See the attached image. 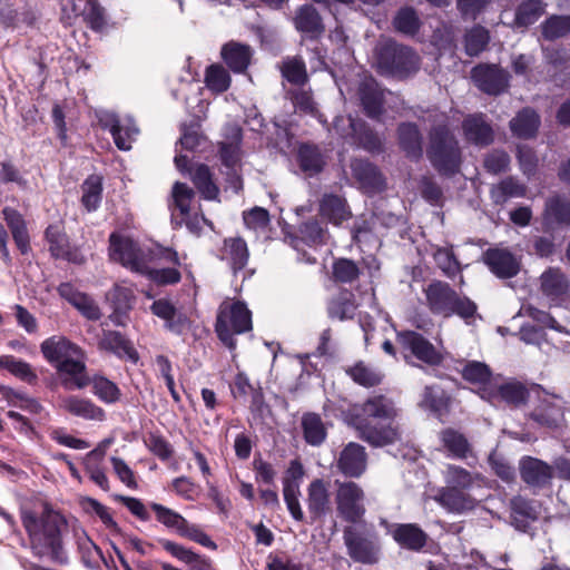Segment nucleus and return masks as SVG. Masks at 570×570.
Wrapping results in <instances>:
<instances>
[{
    "label": "nucleus",
    "mask_w": 570,
    "mask_h": 570,
    "mask_svg": "<svg viewBox=\"0 0 570 570\" xmlns=\"http://www.w3.org/2000/svg\"><path fill=\"white\" fill-rule=\"evenodd\" d=\"M20 519L35 557H47L58 566L69 564V556L62 539L68 522L59 511L45 503L40 513L31 509H21Z\"/></svg>",
    "instance_id": "1"
},
{
    "label": "nucleus",
    "mask_w": 570,
    "mask_h": 570,
    "mask_svg": "<svg viewBox=\"0 0 570 570\" xmlns=\"http://www.w3.org/2000/svg\"><path fill=\"white\" fill-rule=\"evenodd\" d=\"M395 402L383 394L372 395L348 412V422L358 438L372 446L381 448L400 440Z\"/></svg>",
    "instance_id": "2"
},
{
    "label": "nucleus",
    "mask_w": 570,
    "mask_h": 570,
    "mask_svg": "<svg viewBox=\"0 0 570 570\" xmlns=\"http://www.w3.org/2000/svg\"><path fill=\"white\" fill-rule=\"evenodd\" d=\"M43 358L61 375L65 390H81L88 386L86 355L80 346L62 335H52L40 344Z\"/></svg>",
    "instance_id": "3"
},
{
    "label": "nucleus",
    "mask_w": 570,
    "mask_h": 570,
    "mask_svg": "<svg viewBox=\"0 0 570 570\" xmlns=\"http://www.w3.org/2000/svg\"><path fill=\"white\" fill-rule=\"evenodd\" d=\"M426 157L441 176L452 177L460 171L462 149L458 137L448 122H441L430 128Z\"/></svg>",
    "instance_id": "4"
},
{
    "label": "nucleus",
    "mask_w": 570,
    "mask_h": 570,
    "mask_svg": "<svg viewBox=\"0 0 570 570\" xmlns=\"http://www.w3.org/2000/svg\"><path fill=\"white\" fill-rule=\"evenodd\" d=\"M423 293L429 311L435 316L450 318L456 315L466 324H471L476 315V304L468 296L460 295L446 282L433 281Z\"/></svg>",
    "instance_id": "5"
},
{
    "label": "nucleus",
    "mask_w": 570,
    "mask_h": 570,
    "mask_svg": "<svg viewBox=\"0 0 570 570\" xmlns=\"http://www.w3.org/2000/svg\"><path fill=\"white\" fill-rule=\"evenodd\" d=\"M420 68V58L413 49L387 40L376 48V69L381 76L404 79Z\"/></svg>",
    "instance_id": "6"
},
{
    "label": "nucleus",
    "mask_w": 570,
    "mask_h": 570,
    "mask_svg": "<svg viewBox=\"0 0 570 570\" xmlns=\"http://www.w3.org/2000/svg\"><path fill=\"white\" fill-rule=\"evenodd\" d=\"M343 540L348 557L362 564H375L381 556L380 534L373 524L366 522L346 525Z\"/></svg>",
    "instance_id": "7"
},
{
    "label": "nucleus",
    "mask_w": 570,
    "mask_h": 570,
    "mask_svg": "<svg viewBox=\"0 0 570 570\" xmlns=\"http://www.w3.org/2000/svg\"><path fill=\"white\" fill-rule=\"evenodd\" d=\"M252 312L240 301L223 303L219 306L215 332L219 341L229 350H235V335L252 331Z\"/></svg>",
    "instance_id": "8"
},
{
    "label": "nucleus",
    "mask_w": 570,
    "mask_h": 570,
    "mask_svg": "<svg viewBox=\"0 0 570 570\" xmlns=\"http://www.w3.org/2000/svg\"><path fill=\"white\" fill-rule=\"evenodd\" d=\"M335 504L337 515L351 524L360 523L365 513V492L354 481L335 480Z\"/></svg>",
    "instance_id": "9"
},
{
    "label": "nucleus",
    "mask_w": 570,
    "mask_h": 570,
    "mask_svg": "<svg viewBox=\"0 0 570 570\" xmlns=\"http://www.w3.org/2000/svg\"><path fill=\"white\" fill-rule=\"evenodd\" d=\"M97 118L100 127L110 132L118 149L124 151L131 149L132 142L139 135V128L132 117L127 116L120 119L115 112L100 111Z\"/></svg>",
    "instance_id": "10"
},
{
    "label": "nucleus",
    "mask_w": 570,
    "mask_h": 570,
    "mask_svg": "<svg viewBox=\"0 0 570 570\" xmlns=\"http://www.w3.org/2000/svg\"><path fill=\"white\" fill-rule=\"evenodd\" d=\"M396 340L401 347L410 352L416 360L430 366L442 363V354L422 334L415 331H402L396 333Z\"/></svg>",
    "instance_id": "11"
},
{
    "label": "nucleus",
    "mask_w": 570,
    "mask_h": 570,
    "mask_svg": "<svg viewBox=\"0 0 570 570\" xmlns=\"http://www.w3.org/2000/svg\"><path fill=\"white\" fill-rule=\"evenodd\" d=\"M482 258L490 272L500 279L512 278L521 269L520 258L507 248H488Z\"/></svg>",
    "instance_id": "12"
},
{
    "label": "nucleus",
    "mask_w": 570,
    "mask_h": 570,
    "mask_svg": "<svg viewBox=\"0 0 570 570\" xmlns=\"http://www.w3.org/2000/svg\"><path fill=\"white\" fill-rule=\"evenodd\" d=\"M307 513L309 524L323 521L332 510L331 493L323 479H314L307 487Z\"/></svg>",
    "instance_id": "13"
},
{
    "label": "nucleus",
    "mask_w": 570,
    "mask_h": 570,
    "mask_svg": "<svg viewBox=\"0 0 570 570\" xmlns=\"http://www.w3.org/2000/svg\"><path fill=\"white\" fill-rule=\"evenodd\" d=\"M471 73L475 86L484 94L498 96L508 88V73L495 65H479Z\"/></svg>",
    "instance_id": "14"
},
{
    "label": "nucleus",
    "mask_w": 570,
    "mask_h": 570,
    "mask_svg": "<svg viewBox=\"0 0 570 570\" xmlns=\"http://www.w3.org/2000/svg\"><path fill=\"white\" fill-rule=\"evenodd\" d=\"M45 238L49 244L52 257L81 265L86 262L80 248L69 243L68 236L57 225H49L45 230Z\"/></svg>",
    "instance_id": "15"
},
{
    "label": "nucleus",
    "mask_w": 570,
    "mask_h": 570,
    "mask_svg": "<svg viewBox=\"0 0 570 570\" xmlns=\"http://www.w3.org/2000/svg\"><path fill=\"white\" fill-rule=\"evenodd\" d=\"M519 472L521 480L534 490H541L550 485L553 478V468L551 465L529 455L520 459Z\"/></svg>",
    "instance_id": "16"
},
{
    "label": "nucleus",
    "mask_w": 570,
    "mask_h": 570,
    "mask_svg": "<svg viewBox=\"0 0 570 570\" xmlns=\"http://www.w3.org/2000/svg\"><path fill=\"white\" fill-rule=\"evenodd\" d=\"M367 453L358 443L350 442L340 452L336 469L346 478L357 479L366 471Z\"/></svg>",
    "instance_id": "17"
},
{
    "label": "nucleus",
    "mask_w": 570,
    "mask_h": 570,
    "mask_svg": "<svg viewBox=\"0 0 570 570\" xmlns=\"http://www.w3.org/2000/svg\"><path fill=\"white\" fill-rule=\"evenodd\" d=\"M110 249L111 257L125 267L139 274L145 271L147 264L141 257L140 249L132 240L111 234Z\"/></svg>",
    "instance_id": "18"
},
{
    "label": "nucleus",
    "mask_w": 570,
    "mask_h": 570,
    "mask_svg": "<svg viewBox=\"0 0 570 570\" xmlns=\"http://www.w3.org/2000/svg\"><path fill=\"white\" fill-rule=\"evenodd\" d=\"M529 419L539 426L550 430L561 428L564 421V406L561 397L553 395V401L541 400L529 413Z\"/></svg>",
    "instance_id": "19"
},
{
    "label": "nucleus",
    "mask_w": 570,
    "mask_h": 570,
    "mask_svg": "<svg viewBox=\"0 0 570 570\" xmlns=\"http://www.w3.org/2000/svg\"><path fill=\"white\" fill-rule=\"evenodd\" d=\"M150 311L163 320L164 327L175 335H183L189 327L188 317L166 298L155 299L150 305Z\"/></svg>",
    "instance_id": "20"
},
{
    "label": "nucleus",
    "mask_w": 570,
    "mask_h": 570,
    "mask_svg": "<svg viewBox=\"0 0 570 570\" xmlns=\"http://www.w3.org/2000/svg\"><path fill=\"white\" fill-rule=\"evenodd\" d=\"M400 149L411 161H420L423 157V136L415 122H400L396 128Z\"/></svg>",
    "instance_id": "21"
},
{
    "label": "nucleus",
    "mask_w": 570,
    "mask_h": 570,
    "mask_svg": "<svg viewBox=\"0 0 570 570\" xmlns=\"http://www.w3.org/2000/svg\"><path fill=\"white\" fill-rule=\"evenodd\" d=\"M393 540L403 549L419 552L428 542V534L416 523H394L389 528Z\"/></svg>",
    "instance_id": "22"
},
{
    "label": "nucleus",
    "mask_w": 570,
    "mask_h": 570,
    "mask_svg": "<svg viewBox=\"0 0 570 570\" xmlns=\"http://www.w3.org/2000/svg\"><path fill=\"white\" fill-rule=\"evenodd\" d=\"M462 130L466 141L475 146H489L494 140L493 129L482 112L466 116L462 121Z\"/></svg>",
    "instance_id": "23"
},
{
    "label": "nucleus",
    "mask_w": 570,
    "mask_h": 570,
    "mask_svg": "<svg viewBox=\"0 0 570 570\" xmlns=\"http://www.w3.org/2000/svg\"><path fill=\"white\" fill-rule=\"evenodd\" d=\"M540 517V509L535 501L514 497L510 501L511 524L521 532H527L532 522Z\"/></svg>",
    "instance_id": "24"
},
{
    "label": "nucleus",
    "mask_w": 570,
    "mask_h": 570,
    "mask_svg": "<svg viewBox=\"0 0 570 570\" xmlns=\"http://www.w3.org/2000/svg\"><path fill=\"white\" fill-rule=\"evenodd\" d=\"M451 397L440 385H426L421 394L419 406L439 420L450 413Z\"/></svg>",
    "instance_id": "25"
},
{
    "label": "nucleus",
    "mask_w": 570,
    "mask_h": 570,
    "mask_svg": "<svg viewBox=\"0 0 570 570\" xmlns=\"http://www.w3.org/2000/svg\"><path fill=\"white\" fill-rule=\"evenodd\" d=\"M297 31L311 40H316L325 32L322 17L311 3L301 6L293 19Z\"/></svg>",
    "instance_id": "26"
},
{
    "label": "nucleus",
    "mask_w": 570,
    "mask_h": 570,
    "mask_svg": "<svg viewBox=\"0 0 570 570\" xmlns=\"http://www.w3.org/2000/svg\"><path fill=\"white\" fill-rule=\"evenodd\" d=\"M98 346L100 350L112 353L119 358H125L136 364L139 361V354L131 342L118 331H104Z\"/></svg>",
    "instance_id": "27"
},
{
    "label": "nucleus",
    "mask_w": 570,
    "mask_h": 570,
    "mask_svg": "<svg viewBox=\"0 0 570 570\" xmlns=\"http://www.w3.org/2000/svg\"><path fill=\"white\" fill-rule=\"evenodd\" d=\"M352 175L361 187L367 193L381 191L385 187V179L374 164L364 159H356L351 165Z\"/></svg>",
    "instance_id": "28"
},
{
    "label": "nucleus",
    "mask_w": 570,
    "mask_h": 570,
    "mask_svg": "<svg viewBox=\"0 0 570 570\" xmlns=\"http://www.w3.org/2000/svg\"><path fill=\"white\" fill-rule=\"evenodd\" d=\"M358 97L365 115L372 119H379L384 111V90L374 80L361 82Z\"/></svg>",
    "instance_id": "29"
},
{
    "label": "nucleus",
    "mask_w": 570,
    "mask_h": 570,
    "mask_svg": "<svg viewBox=\"0 0 570 570\" xmlns=\"http://www.w3.org/2000/svg\"><path fill=\"white\" fill-rule=\"evenodd\" d=\"M1 214L19 252L22 255L28 254L31 249L30 235L23 215L9 206L3 207Z\"/></svg>",
    "instance_id": "30"
},
{
    "label": "nucleus",
    "mask_w": 570,
    "mask_h": 570,
    "mask_svg": "<svg viewBox=\"0 0 570 570\" xmlns=\"http://www.w3.org/2000/svg\"><path fill=\"white\" fill-rule=\"evenodd\" d=\"M543 226L547 229L570 227V200L559 195L548 198L543 212Z\"/></svg>",
    "instance_id": "31"
},
{
    "label": "nucleus",
    "mask_w": 570,
    "mask_h": 570,
    "mask_svg": "<svg viewBox=\"0 0 570 570\" xmlns=\"http://www.w3.org/2000/svg\"><path fill=\"white\" fill-rule=\"evenodd\" d=\"M434 500L452 513H463L475 505V500L466 491L449 485L440 488Z\"/></svg>",
    "instance_id": "32"
},
{
    "label": "nucleus",
    "mask_w": 570,
    "mask_h": 570,
    "mask_svg": "<svg viewBox=\"0 0 570 570\" xmlns=\"http://www.w3.org/2000/svg\"><path fill=\"white\" fill-rule=\"evenodd\" d=\"M252 55L250 46L236 41H229L222 48L223 60L236 73H242L248 68Z\"/></svg>",
    "instance_id": "33"
},
{
    "label": "nucleus",
    "mask_w": 570,
    "mask_h": 570,
    "mask_svg": "<svg viewBox=\"0 0 570 570\" xmlns=\"http://www.w3.org/2000/svg\"><path fill=\"white\" fill-rule=\"evenodd\" d=\"M61 407L71 415L85 420L102 421L106 416L104 409L96 405L91 400L76 395L61 399Z\"/></svg>",
    "instance_id": "34"
},
{
    "label": "nucleus",
    "mask_w": 570,
    "mask_h": 570,
    "mask_svg": "<svg viewBox=\"0 0 570 570\" xmlns=\"http://www.w3.org/2000/svg\"><path fill=\"white\" fill-rule=\"evenodd\" d=\"M194 198V190L185 183L176 181L173 186V199L176 208L179 210L187 228L193 233H198L202 227L197 217L189 215L190 203Z\"/></svg>",
    "instance_id": "35"
},
{
    "label": "nucleus",
    "mask_w": 570,
    "mask_h": 570,
    "mask_svg": "<svg viewBox=\"0 0 570 570\" xmlns=\"http://www.w3.org/2000/svg\"><path fill=\"white\" fill-rule=\"evenodd\" d=\"M440 441L449 458L464 460L471 452V444L468 439L452 428L440 432Z\"/></svg>",
    "instance_id": "36"
},
{
    "label": "nucleus",
    "mask_w": 570,
    "mask_h": 570,
    "mask_svg": "<svg viewBox=\"0 0 570 570\" xmlns=\"http://www.w3.org/2000/svg\"><path fill=\"white\" fill-rule=\"evenodd\" d=\"M540 126V116L532 108H523L510 121L512 134L529 139L535 136Z\"/></svg>",
    "instance_id": "37"
},
{
    "label": "nucleus",
    "mask_w": 570,
    "mask_h": 570,
    "mask_svg": "<svg viewBox=\"0 0 570 570\" xmlns=\"http://www.w3.org/2000/svg\"><path fill=\"white\" fill-rule=\"evenodd\" d=\"M355 136L351 141V146L364 149L370 154H381L384 151L383 138L361 119L356 125Z\"/></svg>",
    "instance_id": "38"
},
{
    "label": "nucleus",
    "mask_w": 570,
    "mask_h": 570,
    "mask_svg": "<svg viewBox=\"0 0 570 570\" xmlns=\"http://www.w3.org/2000/svg\"><path fill=\"white\" fill-rule=\"evenodd\" d=\"M304 440L312 446H320L327 436L325 424L320 414L304 413L301 421Z\"/></svg>",
    "instance_id": "39"
},
{
    "label": "nucleus",
    "mask_w": 570,
    "mask_h": 570,
    "mask_svg": "<svg viewBox=\"0 0 570 570\" xmlns=\"http://www.w3.org/2000/svg\"><path fill=\"white\" fill-rule=\"evenodd\" d=\"M320 213L331 223L338 225L350 218L346 200L334 194H325L320 204Z\"/></svg>",
    "instance_id": "40"
},
{
    "label": "nucleus",
    "mask_w": 570,
    "mask_h": 570,
    "mask_svg": "<svg viewBox=\"0 0 570 570\" xmlns=\"http://www.w3.org/2000/svg\"><path fill=\"white\" fill-rule=\"evenodd\" d=\"M297 160L302 171L313 177L325 166V157L318 146L304 144L299 147Z\"/></svg>",
    "instance_id": "41"
},
{
    "label": "nucleus",
    "mask_w": 570,
    "mask_h": 570,
    "mask_svg": "<svg viewBox=\"0 0 570 570\" xmlns=\"http://www.w3.org/2000/svg\"><path fill=\"white\" fill-rule=\"evenodd\" d=\"M102 177L99 175H89L81 185V204L91 213L99 208L102 198Z\"/></svg>",
    "instance_id": "42"
},
{
    "label": "nucleus",
    "mask_w": 570,
    "mask_h": 570,
    "mask_svg": "<svg viewBox=\"0 0 570 570\" xmlns=\"http://www.w3.org/2000/svg\"><path fill=\"white\" fill-rule=\"evenodd\" d=\"M568 279L558 268H549L541 275V289L552 299L560 298L568 291Z\"/></svg>",
    "instance_id": "43"
},
{
    "label": "nucleus",
    "mask_w": 570,
    "mask_h": 570,
    "mask_svg": "<svg viewBox=\"0 0 570 570\" xmlns=\"http://www.w3.org/2000/svg\"><path fill=\"white\" fill-rule=\"evenodd\" d=\"M498 395L509 405L519 407L529 400L530 392L525 384L518 380H509L498 387Z\"/></svg>",
    "instance_id": "44"
},
{
    "label": "nucleus",
    "mask_w": 570,
    "mask_h": 570,
    "mask_svg": "<svg viewBox=\"0 0 570 570\" xmlns=\"http://www.w3.org/2000/svg\"><path fill=\"white\" fill-rule=\"evenodd\" d=\"M392 24L399 33L414 37L419 33L422 21L413 8L403 7L394 16Z\"/></svg>",
    "instance_id": "45"
},
{
    "label": "nucleus",
    "mask_w": 570,
    "mask_h": 570,
    "mask_svg": "<svg viewBox=\"0 0 570 570\" xmlns=\"http://www.w3.org/2000/svg\"><path fill=\"white\" fill-rule=\"evenodd\" d=\"M346 374L358 385L373 387L382 383L384 375L381 371L360 361L346 370Z\"/></svg>",
    "instance_id": "46"
},
{
    "label": "nucleus",
    "mask_w": 570,
    "mask_h": 570,
    "mask_svg": "<svg viewBox=\"0 0 570 570\" xmlns=\"http://www.w3.org/2000/svg\"><path fill=\"white\" fill-rule=\"evenodd\" d=\"M525 194L527 186L511 176L502 179L491 190V197L495 204H503L509 198L524 197Z\"/></svg>",
    "instance_id": "47"
},
{
    "label": "nucleus",
    "mask_w": 570,
    "mask_h": 570,
    "mask_svg": "<svg viewBox=\"0 0 570 570\" xmlns=\"http://www.w3.org/2000/svg\"><path fill=\"white\" fill-rule=\"evenodd\" d=\"M225 250L234 274L242 271L248 262L249 253L246 242L240 237L228 238L224 242Z\"/></svg>",
    "instance_id": "48"
},
{
    "label": "nucleus",
    "mask_w": 570,
    "mask_h": 570,
    "mask_svg": "<svg viewBox=\"0 0 570 570\" xmlns=\"http://www.w3.org/2000/svg\"><path fill=\"white\" fill-rule=\"evenodd\" d=\"M92 385V393L104 403L114 404L120 400L121 392L116 383L102 375L88 376V385Z\"/></svg>",
    "instance_id": "49"
},
{
    "label": "nucleus",
    "mask_w": 570,
    "mask_h": 570,
    "mask_svg": "<svg viewBox=\"0 0 570 570\" xmlns=\"http://www.w3.org/2000/svg\"><path fill=\"white\" fill-rule=\"evenodd\" d=\"M355 309L354 295L347 291L333 297L327 306L328 316L340 321L352 318L355 314Z\"/></svg>",
    "instance_id": "50"
},
{
    "label": "nucleus",
    "mask_w": 570,
    "mask_h": 570,
    "mask_svg": "<svg viewBox=\"0 0 570 570\" xmlns=\"http://www.w3.org/2000/svg\"><path fill=\"white\" fill-rule=\"evenodd\" d=\"M77 549L81 562L88 569H97L99 561L104 560L101 549L88 537L86 532L77 537Z\"/></svg>",
    "instance_id": "51"
},
{
    "label": "nucleus",
    "mask_w": 570,
    "mask_h": 570,
    "mask_svg": "<svg viewBox=\"0 0 570 570\" xmlns=\"http://www.w3.org/2000/svg\"><path fill=\"white\" fill-rule=\"evenodd\" d=\"M191 180L205 199L213 200L218 197L219 189L214 184L212 173L207 165H198L191 174Z\"/></svg>",
    "instance_id": "52"
},
{
    "label": "nucleus",
    "mask_w": 570,
    "mask_h": 570,
    "mask_svg": "<svg viewBox=\"0 0 570 570\" xmlns=\"http://www.w3.org/2000/svg\"><path fill=\"white\" fill-rule=\"evenodd\" d=\"M109 299L114 306V314L111 320L115 324L120 325V316L126 314L132 306L134 294L132 291L124 286H115L109 294Z\"/></svg>",
    "instance_id": "53"
},
{
    "label": "nucleus",
    "mask_w": 570,
    "mask_h": 570,
    "mask_svg": "<svg viewBox=\"0 0 570 570\" xmlns=\"http://www.w3.org/2000/svg\"><path fill=\"white\" fill-rule=\"evenodd\" d=\"M541 33L546 40H557L570 35V16L553 14L541 24Z\"/></svg>",
    "instance_id": "54"
},
{
    "label": "nucleus",
    "mask_w": 570,
    "mask_h": 570,
    "mask_svg": "<svg viewBox=\"0 0 570 570\" xmlns=\"http://www.w3.org/2000/svg\"><path fill=\"white\" fill-rule=\"evenodd\" d=\"M0 367L27 383H35L38 379L29 363L12 355L0 356Z\"/></svg>",
    "instance_id": "55"
},
{
    "label": "nucleus",
    "mask_w": 570,
    "mask_h": 570,
    "mask_svg": "<svg viewBox=\"0 0 570 570\" xmlns=\"http://www.w3.org/2000/svg\"><path fill=\"white\" fill-rule=\"evenodd\" d=\"M542 3L543 2H520L512 26L514 28H528L537 22L544 12Z\"/></svg>",
    "instance_id": "56"
},
{
    "label": "nucleus",
    "mask_w": 570,
    "mask_h": 570,
    "mask_svg": "<svg viewBox=\"0 0 570 570\" xmlns=\"http://www.w3.org/2000/svg\"><path fill=\"white\" fill-rule=\"evenodd\" d=\"M490 41L489 31L481 27L474 26L464 36L465 52L470 57L479 56L488 46Z\"/></svg>",
    "instance_id": "57"
},
{
    "label": "nucleus",
    "mask_w": 570,
    "mask_h": 570,
    "mask_svg": "<svg viewBox=\"0 0 570 570\" xmlns=\"http://www.w3.org/2000/svg\"><path fill=\"white\" fill-rule=\"evenodd\" d=\"M73 11L80 10L85 21L95 31H101L106 24V12L100 2H83V8H79L77 2H71Z\"/></svg>",
    "instance_id": "58"
},
{
    "label": "nucleus",
    "mask_w": 570,
    "mask_h": 570,
    "mask_svg": "<svg viewBox=\"0 0 570 570\" xmlns=\"http://www.w3.org/2000/svg\"><path fill=\"white\" fill-rule=\"evenodd\" d=\"M461 375L464 381L471 384L485 385L491 381L492 371L483 362L469 361L463 365Z\"/></svg>",
    "instance_id": "59"
},
{
    "label": "nucleus",
    "mask_w": 570,
    "mask_h": 570,
    "mask_svg": "<svg viewBox=\"0 0 570 570\" xmlns=\"http://www.w3.org/2000/svg\"><path fill=\"white\" fill-rule=\"evenodd\" d=\"M474 480L475 478L470 471L459 465L449 464L444 472L445 485L466 492L472 489Z\"/></svg>",
    "instance_id": "60"
},
{
    "label": "nucleus",
    "mask_w": 570,
    "mask_h": 570,
    "mask_svg": "<svg viewBox=\"0 0 570 570\" xmlns=\"http://www.w3.org/2000/svg\"><path fill=\"white\" fill-rule=\"evenodd\" d=\"M150 509L155 512L158 522L169 529H175L179 534L185 528L187 520L178 512L159 503H150Z\"/></svg>",
    "instance_id": "61"
},
{
    "label": "nucleus",
    "mask_w": 570,
    "mask_h": 570,
    "mask_svg": "<svg viewBox=\"0 0 570 570\" xmlns=\"http://www.w3.org/2000/svg\"><path fill=\"white\" fill-rule=\"evenodd\" d=\"M205 82L208 89L215 92H224L230 86V76L220 65H210L206 69Z\"/></svg>",
    "instance_id": "62"
},
{
    "label": "nucleus",
    "mask_w": 570,
    "mask_h": 570,
    "mask_svg": "<svg viewBox=\"0 0 570 570\" xmlns=\"http://www.w3.org/2000/svg\"><path fill=\"white\" fill-rule=\"evenodd\" d=\"M141 274L158 286L175 285L181 279V273L176 267L153 268L146 265Z\"/></svg>",
    "instance_id": "63"
},
{
    "label": "nucleus",
    "mask_w": 570,
    "mask_h": 570,
    "mask_svg": "<svg viewBox=\"0 0 570 570\" xmlns=\"http://www.w3.org/2000/svg\"><path fill=\"white\" fill-rule=\"evenodd\" d=\"M144 442L148 450L161 461H167L174 453L171 444L158 432H149Z\"/></svg>",
    "instance_id": "64"
}]
</instances>
